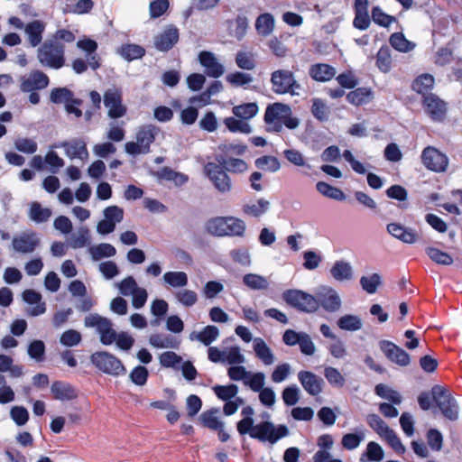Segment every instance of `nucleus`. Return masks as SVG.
I'll return each instance as SVG.
<instances>
[{
	"label": "nucleus",
	"mask_w": 462,
	"mask_h": 462,
	"mask_svg": "<svg viewBox=\"0 0 462 462\" xmlns=\"http://www.w3.org/2000/svg\"><path fill=\"white\" fill-rule=\"evenodd\" d=\"M55 148H64L66 155L73 159H79L85 161L88 158V152L86 143L81 139H73L69 142H63L60 144H55Z\"/></svg>",
	"instance_id": "nucleus-19"
},
{
	"label": "nucleus",
	"mask_w": 462,
	"mask_h": 462,
	"mask_svg": "<svg viewBox=\"0 0 462 462\" xmlns=\"http://www.w3.org/2000/svg\"><path fill=\"white\" fill-rule=\"evenodd\" d=\"M219 336V329L216 326L208 325L201 331H192L189 338L190 341H199L205 346H209L217 340Z\"/></svg>",
	"instance_id": "nucleus-28"
},
{
	"label": "nucleus",
	"mask_w": 462,
	"mask_h": 462,
	"mask_svg": "<svg viewBox=\"0 0 462 462\" xmlns=\"http://www.w3.org/2000/svg\"><path fill=\"white\" fill-rule=\"evenodd\" d=\"M284 300L291 306L305 312H314L319 309L315 296L300 290H289L283 293Z\"/></svg>",
	"instance_id": "nucleus-9"
},
{
	"label": "nucleus",
	"mask_w": 462,
	"mask_h": 462,
	"mask_svg": "<svg viewBox=\"0 0 462 462\" xmlns=\"http://www.w3.org/2000/svg\"><path fill=\"white\" fill-rule=\"evenodd\" d=\"M163 282L172 288L182 289L188 285L189 278L186 273L181 271H169L162 276Z\"/></svg>",
	"instance_id": "nucleus-33"
},
{
	"label": "nucleus",
	"mask_w": 462,
	"mask_h": 462,
	"mask_svg": "<svg viewBox=\"0 0 462 462\" xmlns=\"http://www.w3.org/2000/svg\"><path fill=\"white\" fill-rule=\"evenodd\" d=\"M104 104L108 109V116L111 118H119L125 116L126 109L122 104V94L118 89L115 88L107 89L104 95Z\"/></svg>",
	"instance_id": "nucleus-14"
},
{
	"label": "nucleus",
	"mask_w": 462,
	"mask_h": 462,
	"mask_svg": "<svg viewBox=\"0 0 462 462\" xmlns=\"http://www.w3.org/2000/svg\"><path fill=\"white\" fill-rule=\"evenodd\" d=\"M380 349L390 361L398 365L407 366L411 363V357L409 354L391 341H381Z\"/></svg>",
	"instance_id": "nucleus-16"
},
{
	"label": "nucleus",
	"mask_w": 462,
	"mask_h": 462,
	"mask_svg": "<svg viewBox=\"0 0 462 462\" xmlns=\"http://www.w3.org/2000/svg\"><path fill=\"white\" fill-rule=\"evenodd\" d=\"M384 451L383 448L374 441L368 442L365 453L362 455L361 462H380L383 459Z\"/></svg>",
	"instance_id": "nucleus-42"
},
{
	"label": "nucleus",
	"mask_w": 462,
	"mask_h": 462,
	"mask_svg": "<svg viewBox=\"0 0 462 462\" xmlns=\"http://www.w3.org/2000/svg\"><path fill=\"white\" fill-rule=\"evenodd\" d=\"M224 124L232 133L250 134L252 132L251 125L243 119L240 120L232 116L226 117Z\"/></svg>",
	"instance_id": "nucleus-56"
},
{
	"label": "nucleus",
	"mask_w": 462,
	"mask_h": 462,
	"mask_svg": "<svg viewBox=\"0 0 462 462\" xmlns=\"http://www.w3.org/2000/svg\"><path fill=\"white\" fill-rule=\"evenodd\" d=\"M310 75L316 81L325 82L335 77L336 69L328 64L317 63L310 67Z\"/></svg>",
	"instance_id": "nucleus-31"
},
{
	"label": "nucleus",
	"mask_w": 462,
	"mask_h": 462,
	"mask_svg": "<svg viewBox=\"0 0 462 462\" xmlns=\"http://www.w3.org/2000/svg\"><path fill=\"white\" fill-rule=\"evenodd\" d=\"M422 103L425 112L433 121L440 122L445 118L447 104L438 96L434 94L425 96Z\"/></svg>",
	"instance_id": "nucleus-15"
},
{
	"label": "nucleus",
	"mask_w": 462,
	"mask_h": 462,
	"mask_svg": "<svg viewBox=\"0 0 462 462\" xmlns=\"http://www.w3.org/2000/svg\"><path fill=\"white\" fill-rule=\"evenodd\" d=\"M218 413V409L206 411L199 416V420L206 428L213 430H218L224 427V422L220 420Z\"/></svg>",
	"instance_id": "nucleus-41"
},
{
	"label": "nucleus",
	"mask_w": 462,
	"mask_h": 462,
	"mask_svg": "<svg viewBox=\"0 0 462 462\" xmlns=\"http://www.w3.org/2000/svg\"><path fill=\"white\" fill-rule=\"evenodd\" d=\"M226 80L231 86L239 88L251 84L254 81V78L248 73L236 71L227 74Z\"/></svg>",
	"instance_id": "nucleus-58"
},
{
	"label": "nucleus",
	"mask_w": 462,
	"mask_h": 462,
	"mask_svg": "<svg viewBox=\"0 0 462 462\" xmlns=\"http://www.w3.org/2000/svg\"><path fill=\"white\" fill-rule=\"evenodd\" d=\"M158 130L155 126H143L136 134L135 142H128L125 145V150L131 155L147 153L150 151V145L155 139Z\"/></svg>",
	"instance_id": "nucleus-6"
},
{
	"label": "nucleus",
	"mask_w": 462,
	"mask_h": 462,
	"mask_svg": "<svg viewBox=\"0 0 462 462\" xmlns=\"http://www.w3.org/2000/svg\"><path fill=\"white\" fill-rule=\"evenodd\" d=\"M51 216V210L48 208H42L38 202L31 204L29 217L36 223L46 222Z\"/></svg>",
	"instance_id": "nucleus-55"
},
{
	"label": "nucleus",
	"mask_w": 462,
	"mask_h": 462,
	"mask_svg": "<svg viewBox=\"0 0 462 462\" xmlns=\"http://www.w3.org/2000/svg\"><path fill=\"white\" fill-rule=\"evenodd\" d=\"M337 327L345 331H357L363 327L362 319L357 315L346 314L341 316L337 321Z\"/></svg>",
	"instance_id": "nucleus-40"
},
{
	"label": "nucleus",
	"mask_w": 462,
	"mask_h": 462,
	"mask_svg": "<svg viewBox=\"0 0 462 462\" xmlns=\"http://www.w3.org/2000/svg\"><path fill=\"white\" fill-rule=\"evenodd\" d=\"M255 166L264 171L276 172L281 169V162L274 156L264 155L255 160Z\"/></svg>",
	"instance_id": "nucleus-54"
},
{
	"label": "nucleus",
	"mask_w": 462,
	"mask_h": 462,
	"mask_svg": "<svg viewBox=\"0 0 462 462\" xmlns=\"http://www.w3.org/2000/svg\"><path fill=\"white\" fill-rule=\"evenodd\" d=\"M421 162L427 169L436 172L445 171L448 165L447 155L433 146H428L422 151Z\"/></svg>",
	"instance_id": "nucleus-10"
},
{
	"label": "nucleus",
	"mask_w": 462,
	"mask_h": 462,
	"mask_svg": "<svg viewBox=\"0 0 462 462\" xmlns=\"http://www.w3.org/2000/svg\"><path fill=\"white\" fill-rule=\"evenodd\" d=\"M258 113V106L255 103H247L233 107V114L243 120H249Z\"/></svg>",
	"instance_id": "nucleus-57"
},
{
	"label": "nucleus",
	"mask_w": 462,
	"mask_h": 462,
	"mask_svg": "<svg viewBox=\"0 0 462 462\" xmlns=\"http://www.w3.org/2000/svg\"><path fill=\"white\" fill-rule=\"evenodd\" d=\"M88 253L94 261H98L105 257H112L116 255V249L110 244L102 243L92 245L88 248Z\"/></svg>",
	"instance_id": "nucleus-43"
},
{
	"label": "nucleus",
	"mask_w": 462,
	"mask_h": 462,
	"mask_svg": "<svg viewBox=\"0 0 462 462\" xmlns=\"http://www.w3.org/2000/svg\"><path fill=\"white\" fill-rule=\"evenodd\" d=\"M270 201L265 199H259L245 204L243 212L254 217H259L265 214L270 208Z\"/></svg>",
	"instance_id": "nucleus-36"
},
{
	"label": "nucleus",
	"mask_w": 462,
	"mask_h": 462,
	"mask_svg": "<svg viewBox=\"0 0 462 462\" xmlns=\"http://www.w3.org/2000/svg\"><path fill=\"white\" fill-rule=\"evenodd\" d=\"M179 41V30L170 24L154 37V47L161 51L171 50Z\"/></svg>",
	"instance_id": "nucleus-18"
},
{
	"label": "nucleus",
	"mask_w": 462,
	"mask_h": 462,
	"mask_svg": "<svg viewBox=\"0 0 462 462\" xmlns=\"http://www.w3.org/2000/svg\"><path fill=\"white\" fill-rule=\"evenodd\" d=\"M44 30L45 23L39 20L32 21L24 26V32L32 47H36L41 43Z\"/></svg>",
	"instance_id": "nucleus-27"
},
{
	"label": "nucleus",
	"mask_w": 462,
	"mask_h": 462,
	"mask_svg": "<svg viewBox=\"0 0 462 462\" xmlns=\"http://www.w3.org/2000/svg\"><path fill=\"white\" fill-rule=\"evenodd\" d=\"M23 300L31 305L28 313L31 316H39L46 311L45 303L42 301V295L33 290H25L23 292Z\"/></svg>",
	"instance_id": "nucleus-25"
},
{
	"label": "nucleus",
	"mask_w": 462,
	"mask_h": 462,
	"mask_svg": "<svg viewBox=\"0 0 462 462\" xmlns=\"http://www.w3.org/2000/svg\"><path fill=\"white\" fill-rule=\"evenodd\" d=\"M323 374L328 383L333 387L342 388L346 384V377L336 367L325 366Z\"/></svg>",
	"instance_id": "nucleus-51"
},
{
	"label": "nucleus",
	"mask_w": 462,
	"mask_h": 462,
	"mask_svg": "<svg viewBox=\"0 0 462 462\" xmlns=\"http://www.w3.org/2000/svg\"><path fill=\"white\" fill-rule=\"evenodd\" d=\"M366 422L383 439H384L393 430L376 414H370L366 417Z\"/></svg>",
	"instance_id": "nucleus-46"
},
{
	"label": "nucleus",
	"mask_w": 462,
	"mask_h": 462,
	"mask_svg": "<svg viewBox=\"0 0 462 462\" xmlns=\"http://www.w3.org/2000/svg\"><path fill=\"white\" fill-rule=\"evenodd\" d=\"M244 284L251 290L261 291L269 287L268 280L257 273H247L243 277Z\"/></svg>",
	"instance_id": "nucleus-47"
},
{
	"label": "nucleus",
	"mask_w": 462,
	"mask_h": 462,
	"mask_svg": "<svg viewBox=\"0 0 462 462\" xmlns=\"http://www.w3.org/2000/svg\"><path fill=\"white\" fill-rule=\"evenodd\" d=\"M386 228L391 236L405 244H414L419 239V236L414 229L399 223H390Z\"/></svg>",
	"instance_id": "nucleus-22"
},
{
	"label": "nucleus",
	"mask_w": 462,
	"mask_h": 462,
	"mask_svg": "<svg viewBox=\"0 0 462 462\" xmlns=\"http://www.w3.org/2000/svg\"><path fill=\"white\" fill-rule=\"evenodd\" d=\"M77 47L86 52L88 63L93 69H97L99 67L96 54L97 43L89 38L84 37L78 41Z\"/></svg>",
	"instance_id": "nucleus-29"
},
{
	"label": "nucleus",
	"mask_w": 462,
	"mask_h": 462,
	"mask_svg": "<svg viewBox=\"0 0 462 462\" xmlns=\"http://www.w3.org/2000/svg\"><path fill=\"white\" fill-rule=\"evenodd\" d=\"M390 43L400 52H409L415 48V43L407 40L402 32H394L390 37Z\"/></svg>",
	"instance_id": "nucleus-50"
},
{
	"label": "nucleus",
	"mask_w": 462,
	"mask_h": 462,
	"mask_svg": "<svg viewBox=\"0 0 462 462\" xmlns=\"http://www.w3.org/2000/svg\"><path fill=\"white\" fill-rule=\"evenodd\" d=\"M432 398L442 415L451 420H457L459 418V405L452 393L447 388L440 385H434L431 388Z\"/></svg>",
	"instance_id": "nucleus-4"
},
{
	"label": "nucleus",
	"mask_w": 462,
	"mask_h": 462,
	"mask_svg": "<svg viewBox=\"0 0 462 462\" xmlns=\"http://www.w3.org/2000/svg\"><path fill=\"white\" fill-rule=\"evenodd\" d=\"M48 85L49 78L41 70H33L28 76L21 79V89L24 92L42 89Z\"/></svg>",
	"instance_id": "nucleus-21"
},
{
	"label": "nucleus",
	"mask_w": 462,
	"mask_h": 462,
	"mask_svg": "<svg viewBox=\"0 0 462 462\" xmlns=\"http://www.w3.org/2000/svg\"><path fill=\"white\" fill-rule=\"evenodd\" d=\"M149 342L156 348H177L179 346V342L176 339L163 334L152 335Z\"/></svg>",
	"instance_id": "nucleus-53"
},
{
	"label": "nucleus",
	"mask_w": 462,
	"mask_h": 462,
	"mask_svg": "<svg viewBox=\"0 0 462 462\" xmlns=\"http://www.w3.org/2000/svg\"><path fill=\"white\" fill-rule=\"evenodd\" d=\"M365 432L364 430L360 429L355 433H347L344 435L341 443L345 448L353 450L357 448L361 442L365 440Z\"/></svg>",
	"instance_id": "nucleus-52"
},
{
	"label": "nucleus",
	"mask_w": 462,
	"mask_h": 462,
	"mask_svg": "<svg viewBox=\"0 0 462 462\" xmlns=\"http://www.w3.org/2000/svg\"><path fill=\"white\" fill-rule=\"evenodd\" d=\"M118 52L125 60H132L141 58L144 54V50L136 44H126L123 45Z\"/></svg>",
	"instance_id": "nucleus-61"
},
{
	"label": "nucleus",
	"mask_w": 462,
	"mask_h": 462,
	"mask_svg": "<svg viewBox=\"0 0 462 462\" xmlns=\"http://www.w3.org/2000/svg\"><path fill=\"white\" fill-rule=\"evenodd\" d=\"M434 78L432 75L425 73L416 78L412 83V88L417 93L427 96L426 94L432 89L434 86Z\"/></svg>",
	"instance_id": "nucleus-45"
},
{
	"label": "nucleus",
	"mask_w": 462,
	"mask_h": 462,
	"mask_svg": "<svg viewBox=\"0 0 462 462\" xmlns=\"http://www.w3.org/2000/svg\"><path fill=\"white\" fill-rule=\"evenodd\" d=\"M331 277L339 282H350L354 278V269L350 263L338 260L336 261L329 270Z\"/></svg>",
	"instance_id": "nucleus-24"
},
{
	"label": "nucleus",
	"mask_w": 462,
	"mask_h": 462,
	"mask_svg": "<svg viewBox=\"0 0 462 462\" xmlns=\"http://www.w3.org/2000/svg\"><path fill=\"white\" fill-rule=\"evenodd\" d=\"M241 414L243 419L237 422V431L240 435L248 434L253 439L272 444L288 435V429L284 425L276 427L270 421H262L254 425L253 419L254 410L251 406L244 407Z\"/></svg>",
	"instance_id": "nucleus-1"
},
{
	"label": "nucleus",
	"mask_w": 462,
	"mask_h": 462,
	"mask_svg": "<svg viewBox=\"0 0 462 462\" xmlns=\"http://www.w3.org/2000/svg\"><path fill=\"white\" fill-rule=\"evenodd\" d=\"M253 347L257 358H259L265 365H271L275 362L273 353L263 338H254Z\"/></svg>",
	"instance_id": "nucleus-30"
},
{
	"label": "nucleus",
	"mask_w": 462,
	"mask_h": 462,
	"mask_svg": "<svg viewBox=\"0 0 462 462\" xmlns=\"http://www.w3.org/2000/svg\"><path fill=\"white\" fill-rule=\"evenodd\" d=\"M226 217H211L205 223V230L214 236H226Z\"/></svg>",
	"instance_id": "nucleus-37"
},
{
	"label": "nucleus",
	"mask_w": 462,
	"mask_h": 462,
	"mask_svg": "<svg viewBox=\"0 0 462 462\" xmlns=\"http://www.w3.org/2000/svg\"><path fill=\"white\" fill-rule=\"evenodd\" d=\"M199 61L204 68L205 73L209 77L217 79L225 73L224 65L213 52L207 51H200L199 54Z\"/></svg>",
	"instance_id": "nucleus-17"
},
{
	"label": "nucleus",
	"mask_w": 462,
	"mask_h": 462,
	"mask_svg": "<svg viewBox=\"0 0 462 462\" xmlns=\"http://www.w3.org/2000/svg\"><path fill=\"white\" fill-rule=\"evenodd\" d=\"M372 19L376 24L383 27L390 26L395 21V18L393 16L385 14L378 6L373 8Z\"/></svg>",
	"instance_id": "nucleus-64"
},
{
	"label": "nucleus",
	"mask_w": 462,
	"mask_h": 462,
	"mask_svg": "<svg viewBox=\"0 0 462 462\" xmlns=\"http://www.w3.org/2000/svg\"><path fill=\"white\" fill-rule=\"evenodd\" d=\"M213 391L219 399L226 402L236 397L238 387L236 384L216 385Z\"/></svg>",
	"instance_id": "nucleus-59"
},
{
	"label": "nucleus",
	"mask_w": 462,
	"mask_h": 462,
	"mask_svg": "<svg viewBox=\"0 0 462 462\" xmlns=\"http://www.w3.org/2000/svg\"><path fill=\"white\" fill-rule=\"evenodd\" d=\"M173 297L177 303L185 307L191 308L198 302V293L190 289L182 288L173 292Z\"/></svg>",
	"instance_id": "nucleus-35"
},
{
	"label": "nucleus",
	"mask_w": 462,
	"mask_h": 462,
	"mask_svg": "<svg viewBox=\"0 0 462 462\" xmlns=\"http://www.w3.org/2000/svg\"><path fill=\"white\" fill-rule=\"evenodd\" d=\"M248 19L244 14H239L234 21H228V30L230 35L241 40L247 32Z\"/></svg>",
	"instance_id": "nucleus-38"
},
{
	"label": "nucleus",
	"mask_w": 462,
	"mask_h": 462,
	"mask_svg": "<svg viewBox=\"0 0 462 462\" xmlns=\"http://www.w3.org/2000/svg\"><path fill=\"white\" fill-rule=\"evenodd\" d=\"M298 380L310 395L316 396L322 392L323 380L312 372L300 371Z\"/></svg>",
	"instance_id": "nucleus-20"
},
{
	"label": "nucleus",
	"mask_w": 462,
	"mask_h": 462,
	"mask_svg": "<svg viewBox=\"0 0 462 462\" xmlns=\"http://www.w3.org/2000/svg\"><path fill=\"white\" fill-rule=\"evenodd\" d=\"M264 121L268 125V131L281 132L283 125L293 130L300 125V120L292 116L290 106L276 102L267 106L264 114Z\"/></svg>",
	"instance_id": "nucleus-2"
},
{
	"label": "nucleus",
	"mask_w": 462,
	"mask_h": 462,
	"mask_svg": "<svg viewBox=\"0 0 462 462\" xmlns=\"http://www.w3.org/2000/svg\"><path fill=\"white\" fill-rule=\"evenodd\" d=\"M317 190L322 194L323 196L337 200V201H343L346 199V195L344 192L336 187H333L329 185L327 182L324 181H319L316 184Z\"/></svg>",
	"instance_id": "nucleus-49"
},
{
	"label": "nucleus",
	"mask_w": 462,
	"mask_h": 462,
	"mask_svg": "<svg viewBox=\"0 0 462 462\" xmlns=\"http://www.w3.org/2000/svg\"><path fill=\"white\" fill-rule=\"evenodd\" d=\"M375 393L380 397L386 399L395 404H399L402 402V396L400 395V393L397 391L391 389L387 385H376Z\"/></svg>",
	"instance_id": "nucleus-62"
},
{
	"label": "nucleus",
	"mask_w": 462,
	"mask_h": 462,
	"mask_svg": "<svg viewBox=\"0 0 462 462\" xmlns=\"http://www.w3.org/2000/svg\"><path fill=\"white\" fill-rule=\"evenodd\" d=\"M245 228L246 226L244 220L235 217H226V236H242Z\"/></svg>",
	"instance_id": "nucleus-48"
},
{
	"label": "nucleus",
	"mask_w": 462,
	"mask_h": 462,
	"mask_svg": "<svg viewBox=\"0 0 462 462\" xmlns=\"http://www.w3.org/2000/svg\"><path fill=\"white\" fill-rule=\"evenodd\" d=\"M255 30L259 35L269 36L274 30V18L273 14L264 13L255 21Z\"/></svg>",
	"instance_id": "nucleus-39"
},
{
	"label": "nucleus",
	"mask_w": 462,
	"mask_h": 462,
	"mask_svg": "<svg viewBox=\"0 0 462 462\" xmlns=\"http://www.w3.org/2000/svg\"><path fill=\"white\" fill-rule=\"evenodd\" d=\"M272 89L276 94L290 93L292 96L299 95L300 89V84L296 81L291 71L286 69H278L271 76Z\"/></svg>",
	"instance_id": "nucleus-5"
},
{
	"label": "nucleus",
	"mask_w": 462,
	"mask_h": 462,
	"mask_svg": "<svg viewBox=\"0 0 462 462\" xmlns=\"http://www.w3.org/2000/svg\"><path fill=\"white\" fill-rule=\"evenodd\" d=\"M376 64L378 69L387 73L391 69L392 59L388 48H381L377 52Z\"/></svg>",
	"instance_id": "nucleus-63"
},
{
	"label": "nucleus",
	"mask_w": 462,
	"mask_h": 462,
	"mask_svg": "<svg viewBox=\"0 0 462 462\" xmlns=\"http://www.w3.org/2000/svg\"><path fill=\"white\" fill-rule=\"evenodd\" d=\"M205 172L219 192L226 193L230 191L231 182L229 177L220 165L208 162L205 166Z\"/></svg>",
	"instance_id": "nucleus-12"
},
{
	"label": "nucleus",
	"mask_w": 462,
	"mask_h": 462,
	"mask_svg": "<svg viewBox=\"0 0 462 462\" xmlns=\"http://www.w3.org/2000/svg\"><path fill=\"white\" fill-rule=\"evenodd\" d=\"M316 299L320 305L328 312H337L342 306V300L337 291L330 286H320L316 291Z\"/></svg>",
	"instance_id": "nucleus-11"
},
{
	"label": "nucleus",
	"mask_w": 462,
	"mask_h": 462,
	"mask_svg": "<svg viewBox=\"0 0 462 462\" xmlns=\"http://www.w3.org/2000/svg\"><path fill=\"white\" fill-rule=\"evenodd\" d=\"M362 289L368 294H374L382 285V277L379 273H370L360 278Z\"/></svg>",
	"instance_id": "nucleus-44"
},
{
	"label": "nucleus",
	"mask_w": 462,
	"mask_h": 462,
	"mask_svg": "<svg viewBox=\"0 0 462 462\" xmlns=\"http://www.w3.org/2000/svg\"><path fill=\"white\" fill-rule=\"evenodd\" d=\"M84 323L86 327L97 329L102 344L108 346L116 341L117 334L112 328V323L108 319L98 314H89L85 318Z\"/></svg>",
	"instance_id": "nucleus-7"
},
{
	"label": "nucleus",
	"mask_w": 462,
	"mask_h": 462,
	"mask_svg": "<svg viewBox=\"0 0 462 462\" xmlns=\"http://www.w3.org/2000/svg\"><path fill=\"white\" fill-rule=\"evenodd\" d=\"M426 253L428 256L438 264L450 265L453 263V258L448 254L438 248L428 247Z\"/></svg>",
	"instance_id": "nucleus-60"
},
{
	"label": "nucleus",
	"mask_w": 462,
	"mask_h": 462,
	"mask_svg": "<svg viewBox=\"0 0 462 462\" xmlns=\"http://www.w3.org/2000/svg\"><path fill=\"white\" fill-rule=\"evenodd\" d=\"M0 373H8L11 378L22 377L24 373L22 365H15L11 356L0 355Z\"/></svg>",
	"instance_id": "nucleus-34"
},
{
	"label": "nucleus",
	"mask_w": 462,
	"mask_h": 462,
	"mask_svg": "<svg viewBox=\"0 0 462 462\" xmlns=\"http://www.w3.org/2000/svg\"><path fill=\"white\" fill-rule=\"evenodd\" d=\"M92 364L105 374L117 376L125 374L122 362L107 352H96L90 356Z\"/></svg>",
	"instance_id": "nucleus-8"
},
{
	"label": "nucleus",
	"mask_w": 462,
	"mask_h": 462,
	"mask_svg": "<svg viewBox=\"0 0 462 462\" xmlns=\"http://www.w3.org/2000/svg\"><path fill=\"white\" fill-rule=\"evenodd\" d=\"M373 98L374 93L368 88H358L346 95L347 101L355 106L365 105Z\"/></svg>",
	"instance_id": "nucleus-32"
},
{
	"label": "nucleus",
	"mask_w": 462,
	"mask_h": 462,
	"mask_svg": "<svg viewBox=\"0 0 462 462\" xmlns=\"http://www.w3.org/2000/svg\"><path fill=\"white\" fill-rule=\"evenodd\" d=\"M12 244L14 251L30 254L40 245V237L35 232L25 231L14 236Z\"/></svg>",
	"instance_id": "nucleus-13"
},
{
	"label": "nucleus",
	"mask_w": 462,
	"mask_h": 462,
	"mask_svg": "<svg viewBox=\"0 0 462 462\" xmlns=\"http://www.w3.org/2000/svg\"><path fill=\"white\" fill-rule=\"evenodd\" d=\"M51 393L54 399L66 402L73 400L77 397V391L69 383L57 381L54 382L51 386Z\"/></svg>",
	"instance_id": "nucleus-26"
},
{
	"label": "nucleus",
	"mask_w": 462,
	"mask_h": 462,
	"mask_svg": "<svg viewBox=\"0 0 462 462\" xmlns=\"http://www.w3.org/2000/svg\"><path fill=\"white\" fill-rule=\"evenodd\" d=\"M368 0H356L354 5L355 18L353 25L358 30H366L371 22L368 14Z\"/></svg>",
	"instance_id": "nucleus-23"
},
{
	"label": "nucleus",
	"mask_w": 462,
	"mask_h": 462,
	"mask_svg": "<svg viewBox=\"0 0 462 462\" xmlns=\"http://www.w3.org/2000/svg\"><path fill=\"white\" fill-rule=\"evenodd\" d=\"M64 45L47 40L37 50V59L43 67L59 69L65 64Z\"/></svg>",
	"instance_id": "nucleus-3"
}]
</instances>
